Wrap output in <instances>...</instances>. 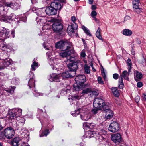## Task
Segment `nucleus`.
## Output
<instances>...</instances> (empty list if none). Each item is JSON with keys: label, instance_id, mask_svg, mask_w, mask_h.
<instances>
[{"label": "nucleus", "instance_id": "f257e3e1", "mask_svg": "<svg viewBox=\"0 0 146 146\" xmlns=\"http://www.w3.org/2000/svg\"><path fill=\"white\" fill-rule=\"evenodd\" d=\"M80 62V60L78 59L77 56H70L66 63L69 69L75 71L78 68V64Z\"/></svg>", "mask_w": 146, "mask_h": 146}, {"label": "nucleus", "instance_id": "f03ea898", "mask_svg": "<svg viewBox=\"0 0 146 146\" xmlns=\"http://www.w3.org/2000/svg\"><path fill=\"white\" fill-rule=\"evenodd\" d=\"M55 46L57 48L65 50L71 48L72 44L67 40H62L56 43Z\"/></svg>", "mask_w": 146, "mask_h": 146}, {"label": "nucleus", "instance_id": "7ed1b4c3", "mask_svg": "<svg viewBox=\"0 0 146 146\" xmlns=\"http://www.w3.org/2000/svg\"><path fill=\"white\" fill-rule=\"evenodd\" d=\"M93 104L94 107L102 110L104 108H106V107L109 105L107 104H106L104 100L100 98H95L94 100Z\"/></svg>", "mask_w": 146, "mask_h": 146}, {"label": "nucleus", "instance_id": "20e7f679", "mask_svg": "<svg viewBox=\"0 0 146 146\" xmlns=\"http://www.w3.org/2000/svg\"><path fill=\"white\" fill-rule=\"evenodd\" d=\"M48 22H54L52 25V28L54 31L56 32L61 31L63 28V26L60 21L58 19H51Z\"/></svg>", "mask_w": 146, "mask_h": 146}, {"label": "nucleus", "instance_id": "39448f33", "mask_svg": "<svg viewBox=\"0 0 146 146\" xmlns=\"http://www.w3.org/2000/svg\"><path fill=\"white\" fill-rule=\"evenodd\" d=\"M129 73L126 71H124L123 72L122 74L120 75L119 80V88L122 89L124 86V84L123 82V79L124 78L125 79L128 80L129 78L128 76Z\"/></svg>", "mask_w": 146, "mask_h": 146}, {"label": "nucleus", "instance_id": "423d86ee", "mask_svg": "<svg viewBox=\"0 0 146 146\" xmlns=\"http://www.w3.org/2000/svg\"><path fill=\"white\" fill-rule=\"evenodd\" d=\"M0 60V70L5 69L12 63V60L10 59L7 57L1 58Z\"/></svg>", "mask_w": 146, "mask_h": 146}, {"label": "nucleus", "instance_id": "0eeeda50", "mask_svg": "<svg viewBox=\"0 0 146 146\" xmlns=\"http://www.w3.org/2000/svg\"><path fill=\"white\" fill-rule=\"evenodd\" d=\"M22 110L19 108L13 109L11 110L10 118L15 119L17 117H20L22 114Z\"/></svg>", "mask_w": 146, "mask_h": 146}, {"label": "nucleus", "instance_id": "6e6552de", "mask_svg": "<svg viewBox=\"0 0 146 146\" xmlns=\"http://www.w3.org/2000/svg\"><path fill=\"white\" fill-rule=\"evenodd\" d=\"M1 3L2 4L3 8L4 6L10 7L14 10H16L19 9L20 8L19 5L17 3H13L11 2H7L6 0H2L1 1Z\"/></svg>", "mask_w": 146, "mask_h": 146}, {"label": "nucleus", "instance_id": "1a4fd4ad", "mask_svg": "<svg viewBox=\"0 0 146 146\" xmlns=\"http://www.w3.org/2000/svg\"><path fill=\"white\" fill-rule=\"evenodd\" d=\"M9 33L8 31L4 27H0V34L1 35L4 36V37L6 38H13L15 37V32L13 30L11 31L10 35H9Z\"/></svg>", "mask_w": 146, "mask_h": 146}, {"label": "nucleus", "instance_id": "9d476101", "mask_svg": "<svg viewBox=\"0 0 146 146\" xmlns=\"http://www.w3.org/2000/svg\"><path fill=\"white\" fill-rule=\"evenodd\" d=\"M76 19H71L72 22L71 23V25H69L67 29V31L69 33L74 32L75 30L77 29L78 25L76 23Z\"/></svg>", "mask_w": 146, "mask_h": 146}, {"label": "nucleus", "instance_id": "9b49d317", "mask_svg": "<svg viewBox=\"0 0 146 146\" xmlns=\"http://www.w3.org/2000/svg\"><path fill=\"white\" fill-rule=\"evenodd\" d=\"M89 111L86 108L84 107L82 109V112H80V116L81 119L84 121H87L90 118L88 114Z\"/></svg>", "mask_w": 146, "mask_h": 146}, {"label": "nucleus", "instance_id": "f8f14e48", "mask_svg": "<svg viewBox=\"0 0 146 146\" xmlns=\"http://www.w3.org/2000/svg\"><path fill=\"white\" fill-rule=\"evenodd\" d=\"M120 128L118 123L116 121H113L110 125L108 130L112 133L117 132Z\"/></svg>", "mask_w": 146, "mask_h": 146}, {"label": "nucleus", "instance_id": "ddd939ff", "mask_svg": "<svg viewBox=\"0 0 146 146\" xmlns=\"http://www.w3.org/2000/svg\"><path fill=\"white\" fill-rule=\"evenodd\" d=\"M75 80L77 84L82 85L86 80L85 76L84 75H79L77 76Z\"/></svg>", "mask_w": 146, "mask_h": 146}, {"label": "nucleus", "instance_id": "4468645a", "mask_svg": "<svg viewBox=\"0 0 146 146\" xmlns=\"http://www.w3.org/2000/svg\"><path fill=\"white\" fill-rule=\"evenodd\" d=\"M14 133L15 132L14 130L11 127H8L5 130V137L8 139L12 138L13 136Z\"/></svg>", "mask_w": 146, "mask_h": 146}, {"label": "nucleus", "instance_id": "2eb2a0df", "mask_svg": "<svg viewBox=\"0 0 146 146\" xmlns=\"http://www.w3.org/2000/svg\"><path fill=\"white\" fill-rule=\"evenodd\" d=\"M106 108H104L102 110L106 113V117L107 119L111 118L113 116V111L110 109V106L108 105Z\"/></svg>", "mask_w": 146, "mask_h": 146}, {"label": "nucleus", "instance_id": "dca6fc26", "mask_svg": "<svg viewBox=\"0 0 146 146\" xmlns=\"http://www.w3.org/2000/svg\"><path fill=\"white\" fill-rule=\"evenodd\" d=\"M61 77V74L55 73L52 74L48 77L49 80L51 82L53 81L59 82Z\"/></svg>", "mask_w": 146, "mask_h": 146}, {"label": "nucleus", "instance_id": "f3484780", "mask_svg": "<svg viewBox=\"0 0 146 146\" xmlns=\"http://www.w3.org/2000/svg\"><path fill=\"white\" fill-rule=\"evenodd\" d=\"M28 76H29L30 77L29 80L28 82V86L30 88H33L35 87V80L33 79L34 78V74L33 72L30 71L29 73V74Z\"/></svg>", "mask_w": 146, "mask_h": 146}, {"label": "nucleus", "instance_id": "a211bd4d", "mask_svg": "<svg viewBox=\"0 0 146 146\" xmlns=\"http://www.w3.org/2000/svg\"><path fill=\"white\" fill-rule=\"evenodd\" d=\"M69 70V71L63 73L61 74V76L64 78H68L74 76L75 71L71 70L70 69Z\"/></svg>", "mask_w": 146, "mask_h": 146}, {"label": "nucleus", "instance_id": "6ab92c4d", "mask_svg": "<svg viewBox=\"0 0 146 146\" xmlns=\"http://www.w3.org/2000/svg\"><path fill=\"white\" fill-rule=\"evenodd\" d=\"M111 139L115 143H119L122 141L121 136L119 134L117 133L111 135Z\"/></svg>", "mask_w": 146, "mask_h": 146}, {"label": "nucleus", "instance_id": "aec40b11", "mask_svg": "<svg viewBox=\"0 0 146 146\" xmlns=\"http://www.w3.org/2000/svg\"><path fill=\"white\" fill-rule=\"evenodd\" d=\"M96 141L97 143L100 144H102L107 141V138L103 135L97 134L96 137Z\"/></svg>", "mask_w": 146, "mask_h": 146}, {"label": "nucleus", "instance_id": "412c9836", "mask_svg": "<svg viewBox=\"0 0 146 146\" xmlns=\"http://www.w3.org/2000/svg\"><path fill=\"white\" fill-rule=\"evenodd\" d=\"M45 12L46 14L49 15H55L57 13L56 10L51 7L50 5V6H48L46 8Z\"/></svg>", "mask_w": 146, "mask_h": 146}, {"label": "nucleus", "instance_id": "4be33fe9", "mask_svg": "<svg viewBox=\"0 0 146 146\" xmlns=\"http://www.w3.org/2000/svg\"><path fill=\"white\" fill-rule=\"evenodd\" d=\"M74 53V50H69L67 51H63L59 53L60 56L62 57H66L70 56L72 53Z\"/></svg>", "mask_w": 146, "mask_h": 146}, {"label": "nucleus", "instance_id": "5701e85b", "mask_svg": "<svg viewBox=\"0 0 146 146\" xmlns=\"http://www.w3.org/2000/svg\"><path fill=\"white\" fill-rule=\"evenodd\" d=\"M50 5L51 7L56 10V12H57V10H60L62 8L61 4L59 3L55 2L51 3Z\"/></svg>", "mask_w": 146, "mask_h": 146}, {"label": "nucleus", "instance_id": "b1692460", "mask_svg": "<svg viewBox=\"0 0 146 146\" xmlns=\"http://www.w3.org/2000/svg\"><path fill=\"white\" fill-rule=\"evenodd\" d=\"M96 135V133L94 131H88L86 132L85 135L82 138L84 137L90 138L94 137Z\"/></svg>", "mask_w": 146, "mask_h": 146}, {"label": "nucleus", "instance_id": "393cba45", "mask_svg": "<svg viewBox=\"0 0 146 146\" xmlns=\"http://www.w3.org/2000/svg\"><path fill=\"white\" fill-rule=\"evenodd\" d=\"M21 136L23 139H25L26 141L28 142L29 139V133L27 130H24L21 133Z\"/></svg>", "mask_w": 146, "mask_h": 146}, {"label": "nucleus", "instance_id": "a878e982", "mask_svg": "<svg viewBox=\"0 0 146 146\" xmlns=\"http://www.w3.org/2000/svg\"><path fill=\"white\" fill-rule=\"evenodd\" d=\"M15 119L17 120L16 123L19 126H22L24 124L25 120L24 118L19 117Z\"/></svg>", "mask_w": 146, "mask_h": 146}, {"label": "nucleus", "instance_id": "bb28decb", "mask_svg": "<svg viewBox=\"0 0 146 146\" xmlns=\"http://www.w3.org/2000/svg\"><path fill=\"white\" fill-rule=\"evenodd\" d=\"M142 77V74L137 71L134 72V78L135 80L137 81L140 80Z\"/></svg>", "mask_w": 146, "mask_h": 146}, {"label": "nucleus", "instance_id": "cd10ccee", "mask_svg": "<svg viewBox=\"0 0 146 146\" xmlns=\"http://www.w3.org/2000/svg\"><path fill=\"white\" fill-rule=\"evenodd\" d=\"M20 139L18 137H16L13 139L11 144L13 146H18L20 143Z\"/></svg>", "mask_w": 146, "mask_h": 146}, {"label": "nucleus", "instance_id": "c85d7f7f", "mask_svg": "<svg viewBox=\"0 0 146 146\" xmlns=\"http://www.w3.org/2000/svg\"><path fill=\"white\" fill-rule=\"evenodd\" d=\"M133 33L131 30L128 29H124L122 32L123 34L126 36H130Z\"/></svg>", "mask_w": 146, "mask_h": 146}, {"label": "nucleus", "instance_id": "c756f323", "mask_svg": "<svg viewBox=\"0 0 146 146\" xmlns=\"http://www.w3.org/2000/svg\"><path fill=\"white\" fill-rule=\"evenodd\" d=\"M32 11L34 13H35L37 16H38V17H43V16L42 15V14L41 13V11H40L38 9H36V8L34 7L32 8Z\"/></svg>", "mask_w": 146, "mask_h": 146}, {"label": "nucleus", "instance_id": "7c9ffc66", "mask_svg": "<svg viewBox=\"0 0 146 146\" xmlns=\"http://www.w3.org/2000/svg\"><path fill=\"white\" fill-rule=\"evenodd\" d=\"M100 33L101 29L100 27H98L96 33V36L99 39L103 41V40L101 35Z\"/></svg>", "mask_w": 146, "mask_h": 146}, {"label": "nucleus", "instance_id": "2f4dec72", "mask_svg": "<svg viewBox=\"0 0 146 146\" xmlns=\"http://www.w3.org/2000/svg\"><path fill=\"white\" fill-rule=\"evenodd\" d=\"M15 88V86H11L9 88H6L4 89V90L11 94H13L14 91V90Z\"/></svg>", "mask_w": 146, "mask_h": 146}, {"label": "nucleus", "instance_id": "473e14b6", "mask_svg": "<svg viewBox=\"0 0 146 146\" xmlns=\"http://www.w3.org/2000/svg\"><path fill=\"white\" fill-rule=\"evenodd\" d=\"M112 91L113 93L115 96L118 97L119 96V93L117 88H112Z\"/></svg>", "mask_w": 146, "mask_h": 146}, {"label": "nucleus", "instance_id": "72a5a7b5", "mask_svg": "<svg viewBox=\"0 0 146 146\" xmlns=\"http://www.w3.org/2000/svg\"><path fill=\"white\" fill-rule=\"evenodd\" d=\"M82 29L84 31L85 33L87 35H89L90 36H91L92 35L89 30L84 26H82Z\"/></svg>", "mask_w": 146, "mask_h": 146}, {"label": "nucleus", "instance_id": "f704fd0d", "mask_svg": "<svg viewBox=\"0 0 146 146\" xmlns=\"http://www.w3.org/2000/svg\"><path fill=\"white\" fill-rule=\"evenodd\" d=\"M91 88H87L82 90L81 94L83 95L88 93H91Z\"/></svg>", "mask_w": 146, "mask_h": 146}, {"label": "nucleus", "instance_id": "c9c22d12", "mask_svg": "<svg viewBox=\"0 0 146 146\" xmlns=\"http://www.w3.org/2000/svg\"><path fill=\"white\" fill-rule=\"evenodd\" d=\"M54 63L53 60H50V62H49V63L50 64H51V65H52L53 66V69H56L58 70H59L60 68L59 67H58V65L57 64L54 65L53 64V63Z\"/></svg>", "mask_w": 146, "mask_h": 146}, {"label": "nucleus", "instance_id": "e433bc0d", "mask_svg": "<svg viewBox=\"0 0 146 146\" xmlns=\"http://www.w3.org/2000/svg\"><path fill=\"white\" fill-rule=\"evenodd\" d=\"M82 85H74V89L75 90L77 91H80L82 90L83 88V86H82Z\"/></svg>", "mask_w": 146, "mask_h": 146}, {"label": "nucleus", "instance_id": "4c0bfd02", "mask_svg": "<svg viewBox=\"0 0 146 146\" xmlns=\"http://www.w3.org/2000/svg\"><path fill=\"white\" fill-rule=\"evenodd\" d=\"M38 62H36L35 61L33 62L31 65L32 69L34 71L35 70L36 68L38 67Z\"/></svg>", "mask_w": 146, "mask_h": 146}, {"label": "nucleus", "instance_id": "58836bf2", "mask_svg": "<svg viewBox=\"0 0 146 146\" xmlns=\"http://www.w3.org/2000/svg\"><path fill=\"white\" fill-rule=\"evenodd\" d=\"M99 131L98 133L97 134L103 135L104 137H106V135L107 134V132L104 129H102L100 130V131Z\"/></svg>", "mask_w": 146, "mask_h": 146}, {"label": "nucleus", "instance_id": "ea45409f", "mask_svg": "<svg viewBox=\"0 0 146 146\" xmlns=\"http://www.w3.org/2000/svg\"><path fill=\"white\" fill-rule=\"evenodd\" d=\"M82 112V109H79L77 110H75L72 113V115L74 117H76L80 113Z\"/></svg>", "mask_w": 146, "mask_h": 146}, {"label": "nucleus", "instance_id": "a19ab883", "mask_svg": "<svg viewBox=\"0 0 146 146\" xmlns=\"http://www.w3.org/2000/svg\"><path fill=\"white\" fill-rule=\"evenodd\" d=\"M90 67L87 64H85L84 67V69L85 72L87 74H89L90 73Z\"/></svg>", "mask_w": 146, "mask_h": 146}, {"label": "nucleus", "instance_id": "79ce46f5", "mask_svg": "<svg viewBox=\"0 0 146 146\" xmlns=\"http://www.w3.org/2000/svg\"><path fill=\"white\" fill-rule=\"evenodd\" d=\"M133 8L134 10L139 8V2L134 1H133Z\"/></svg>", "mask_w": 146, "mask_h": 146}, {"label": "nucleus", "instance_id": "37998d69", "mask_svg": "<svg viewBox=\"0 0 146 146\" xmlns=\"http://www.w3.org/2000/svg\"><path fill=\"white\" fill-rule=\"evenodd\" d=\"M7 12V11L5 10L4 8L3 9V11H1L0 14L3 18H5L6 17Z\"/></svg>", "mask_w": 146, "mask_h": 146}, {"label": "nucleus", "instance_id": "c03bdc74", "mask_svg": "<svg viewBox=\"0 0 146 146\" xmlns=\"http://www.w3.org/2000/svg\"><path fill=\"white\" fill-rule=\"evenodd\" d=\"M33 93L36 97H38L39 96H42L43 95L42 93H38L37 92V90H36L35 89L33 90Z\"/></svg>", "mask_w": 146, "mask_h": 146}, {"label": "nucleus", "instance_id": "a18cd8bd", "mask_svg": "<svg viewBox=\"0 0 146 146\" xmlns=\"http://www.w3.org/2000/svg\"><path fill=\"white\" fill-rule=\"evenodd\" d=\"M99 94V93L98 91L96 90H93L91 89V93H90V95L91 96H92L93 95L97 96Z\"/></svg>", "mask_w": 146, "mask_h": 146}, {"label": "nucleus", "instance_id": "49530a36", "mask_svg": "<svg viewBox=\"0 0 146 146\" xmlns=\"http://www.w3.org/2000/svg\"><path fill=\"white\" fill-rule=\"evenodd\" d=\"M49 132L48 130H46L43 132L42 134L40 135V137L44 136H47V135L49 133Z\"/></svg>", "mask_w": 146, "mask_h": 146}, {"label": "nucleus", "instance_id": "de8ad7c7", "mask_svg": "<svg viewBox=\"0 0 146 146\" xmlns=\"http://www.w3.org/2000/svg\"><path fill=\"white\" fill-rule=\"evenodd\" d=\"M11 82L15 84H17L19 83V80L17 78H13L12 79Z\"/></svg>", "mask_w": 146, "mask_h": 146}, {"label": "nucleus", "instance_id": "09e8293b", "mask_svg": "<svg viewBox=\"0 0 146 146\" xmlns=\"http://www.w3.org/2000/svg\"><path fill=\"white\" fill-rule=\"evenodd\" d=\"M86 50L85 49H83L82 50L80 53V56L82 58H85L86 56Z\"/></svg>", "mask_w": 146, "mask_h": 146}, {"label": "nucleus", "instance_id": "8fccbe9b", "mask_svg": "<svg viewBox=\"0 0 146 146\" xmlns=\"http://www.w3.org/2000/svg\"><path fill=\"white\" fill-rule=\"evenodd\" d=\"M101 146H110V143L108 142L107 139L106 141L103 143Z\"/></svg>", "mask_w": 146, "mask_h": 146}, {"label": "nucleus", "instance_id": "3c124183", "mask_svg": "<svg viewBox=\"0 0 146 146\" xmlns=\"http://www.w3.org/2000/svg\"><path fill=\"white\" fill-rule=\"evenodd\" d=\"M99 110H100L98 109L97 108L94 107V108L92 110V112L93 113L96 114L97 113L98 111Z\"/></svg>", "mask_w": 146, "mask_h": 146}, {"label": "nucleus", "instance_id": "603ef678", "mask_svg": "<svg viewBox=\"0 0 146 146\" xmlns=\"http://www.w3.org/2000/svg\"><path fill=\"white\" fill-rule=\"evenodd\" d=\"M98 83L99 84H104V82L102 80V78L101 77L99 76L98 77Z\"/></svg>", "mask_w": 146, "mask_h": 146}, {"label": "nucleus", "instance_id": "864d4df0", "mask_svg": "<svg viewBox=\"0 0 146 146\" xmlns=\"http://www.w3.org/2000/svg\"><path fill=\"white\" fill-rule=\"evenodd\" d=\"M92 124H93L92 123H85L83 124V126H86L89 128H91V126Z\"/></svg>", "mask_w": 146, "mask_h": 146}, {"label": "nucleus", "instance_id": "5fc2aeb1", "mask_svg": "<svg viewBox=\"0 0 146 146\" xmlns=\"http://www.w3.org/2000/svg\"><path fill=\"white\" fill-rule=\"evenodd\" d=\"M5 137V130L3 132H0V139H2L3 138H4Z\"/></svg>", "mask_w": 146, "mask_h": 146}, {"label": "nucleus", "instance_id": "6e6d98bb", "mask_svg": "<svg viewBox=\"0 0 146 146\" xmlns=\"http://www.w3.org/2000/svg\"><path fill=\"white\" fill-rule=\"evenodd\" d=\"M2 49L3 51H6L8 48V47L7 45L5 44H3L2 46Z\"/></svg>", "mask_w": 146, "mask_h": 146}, {"label": "nucleus", "instance_id": "4d7b16f0", "mask_svg": "<svg viewBox=\"0 0 146 146\" xmlns=\"http://www.w3.org/2000/svg\"><path fill=\"white\" fill-rule=\"evenodd\" d=\"M140 97L138 95H137V96H136L135 97V102L136 103H138V102L140 100Z\"/></svg>", "mask_w": 146, "mask_h": 146}, {"label": "nucleus", "instance_id": "13d9d810", "mask_svg": "<svg viewBox=\"0 0 146 146\" xmlns=\"http://www.w3.org/2000/svg\"><path fill=\"white\" fill-rule=\"evenodd\" d=\"M113 78L115 80L118 79L119 77V75L117 73L114 74L113 75Z\"/></svg>", "mask_w": 146, "mask_h": 146}, {"label": "nucleus", "instance_id": "bf43d9fd", "mask_svg": "<svg viewBox=\"0 0 146 146\" xmlns=\"http://www.w3.org/2000/svg\"><path fill=\"white\" fill-rule=\"evenodd\" d=\"M143 85V83L141 82H139L137 83V86L138 88L141 87Z\"/></svg>", "mask_w": 146, "mask_h": 146}, {"label": "nucleus", "instance_id": "052dcab7", "mask_svg": "<svg viewBox=\"0 0 146 146\" xmlns=\"http://www.w3.org/2000/svg\"><path fill=\"white\" fill-rule=\"evenodd\" d=\"M127 63L128 66H131V62L130 59H128L127 60Z\"/></svg>", "mask_w": 146, "mask_h": 146}, {"label": "nucleus", "instance_id": "680f3d73", "mask_svg": "<svg viewBox=\"0 0 146 146\" xmlns=\"http://www.w3.org/2000/svg\"><path fill=\"white\" fill-rule=\"evenodd\" d=\"M134 11L138 13H140L142 11L141 9L139 8L135 9Z\"/></svg>", "mask_w": 146, "mask_h": 146}, {"label": "nucleus", "instance_id": "e2e57ef3", "mask_svg": "<svg viewBox=\"0 0 146 146\" xmlns=\"http://www.w3.org/2000/svg\"><path fill=\"white\" fill-rule=\"evenodd\" d=\"M91 16L92 17L94 18V16L96 15L97 14L96 12L94 11H93L91 12Z\"/></svg>", "mask_w": 146, "mask_h": 146}, {"label": "nucleus", "instance_id": "0e129e2a", "mask_svg": "<svg viewBox=\"0 0 146 146\" xmlns=\"http://www.w3.org/2000/svg\"><path fill=\"white\" fill-rule=\"evenodd\" d=\"M9 56L6 53H4L3 54L2 56V58H3L7 57V58H8Z\"/></svg>", "mask_w": 146, "mask_h": 146}, {"label": "nucleus", "instance_id": "69168bd1", "mask_svg": "<svg viewBox=\"0 0 146 146\" xmlns=\"http://www.w3.org/2000/svg\"><path fill=\"white\" fill-rule=\"evenodd\" d=\"M21 146H29L28 143H25L24 142H22L21 143Z\"/></svg>", "mask_w": 146, "mask_h": 146}, {"label": "nucleus", "instance_id": "338daca9", "mask_svg": "<svg viewBox=\"0 0 146 146\" xmlns=\"http://www.w3.org/2000/svg\"><path fill=\"white\" fill-rule=\"evenodd\" d=\"M2 21L6 23L10 22L11 19H3Z\"/></svg>", "mask_w": 146, "mask_h": 146}, {"label": "nucleus", "instance_id": "774afa93", "mask_svg": "<svg viewBox=\"0 0 146 146\" xmlns=\"http://www.w3.org/2000/svg\"><path fill=\"white\" fill-rule=\"evenodd\" d=\"M143 100L146 101V94L145 93L143 94Z\"/></svg>", "mask_w": 146, "mask_h": 146}]
</instances>
